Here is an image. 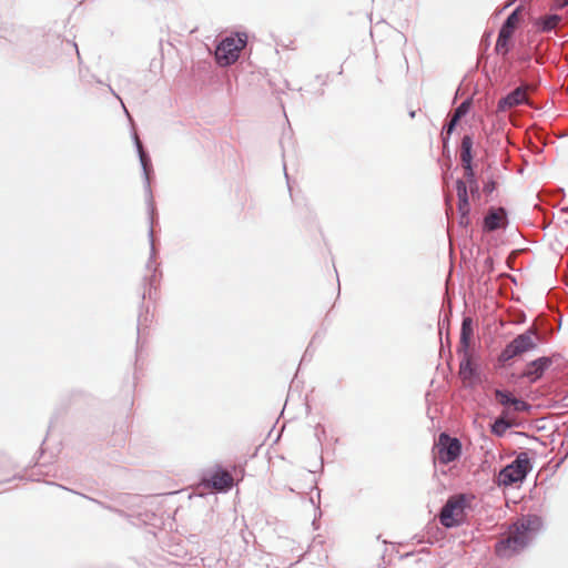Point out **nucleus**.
I'll use <instances>...</instances> for the list:
<instances>
[{
  "label": "nucleus",
  "mask_w": 568,
  "mask_h": 568,
  "mask_svg": "<svg viewBox=\"0 0 568 568\" xmlns=\"http://www.w3.org/2000/svg\"><path fill=\"white\" fill-rule=\"evenodd\" d=\"M540 519L537 516H526L509 526L507 536L495 546V552L499 557L508 558L523 550L540 528Z\"/></svg>",
  "instance_id": "f257e3e1"
},
{
  "label": "nucleus",
  "mask_w": 568,
  "mask_h": 568,
  "mask_svg": "<svg viewBox=\"0 0 568 568\" xmlns=\"http://www.w3.org/2000/svg\"><path fill=\"white\" fill-rule=\"evenodd\" d=\"M246 34H237L236 37H227L217 45L215 50V58L220 65L226 67L234 63L240 52L246 45Z\"/></svg>",
  "instance_id": "f03ea898"
},
{
  "label": "nucleus",
  "mask_w": 568,
  "mask_h": 568,
  "mask_svg": "<svg viewBox=\"0 0 568 568\" xmlns=\"http://www.w3.org/2000/svg\"><path fill=\"white\" fill-rule=\"evenodd\" d=\"M537 341L538 334L535 329L530 328L526 331L506 345L499 356V361L508 362L518 355L535 349L537 347Z\"/></svg>",
  "instance_id": "7ed1b4c3"
},
{
  "label": "nucleus",
  "mask_w": 568,
  "mask_h": 568,
  "mask_svg": "<svg viewBox=\"0 0 568 568\" xmlns=\"http://www.w3.org/2000/svg\"><path fill=\"white\" fill-rule=\"evenodd\" d=\"M529 469V458L526 453H521L510 465L499 471L497 483L499 486H510L518 481H523Z\"/></svg>",
  "instance_id": "20e7f679"
},
{
  "label": "nucleus",
  "mask_w": 568,
  "mask_h": 568,
  "mask_svg": "<svg viewBox=\"0 0 568 568\" xmlns=\"http://www.w3.org/2000/svg\"><path fill=\"white\" fill-rule=\"evenodd\" d=\"M465 507L466 499L463 495L449 498L439 515L442 525L450 528L462 524L465 517Z\"/></svg>",
  "instance_id": "39448f33"
},
{
  "label": "nucleus",
  "mask_w": 568,
  "mask_h": 568,
  "mask_svg": "<svg viewBox=\"0 0 568 568\" xmlns=\"http://www.w3.org/2000/svg\"><path fill=\"white\" fill-rule=\"evenodd\" d=\"M473 334V321L470 317H465L463 320L460 331V347L463 351V359L459 366V374L464 379L470 378L474 373L470 355L468 354V347L470 345Z\"/></svg>",
  "instance_id": "423d86ee"
},
{
  "label": "nucleus",
  "mask_w": 568,
  "mask_h": 568,
  "mask_svg": "<svg viewBox=\"0 0 568 568\" xmlns=\"http://www.w3.org/2000/svg\"><path fill=\"white\" fill-rule=\"evenodd\" d=\"M520 8L513 11L499 30L495 51L498 54L506 55L510 50V40L520 23Z\"/></svg>",
  "instance_id": "0eeeda50"
},
{
  "label": "nucleus",
  "mask_w": 568,
  "mask_h": 568,
  "mask_svg": "<svg viewBox=\"0 0 568 568\" xmlns=\"http://www.w3.org/2000/svg\"><path fill=\"white\" fill-rule=\"evenodd\" d=\"M436 449L439 463L449 464L459 457L462 445L457 438H452L447 434H440Z\"/></svg>",
  "instance_id": "6e6552de"
},
{
  "label": "nucleus",
  "mask_w": 568,
  "mask_h": 568,
  "mask_svg": "<svg viewBox=\"0 0 568 568\" xmlns=\"http://www.w3.org/2000/svg\"><path fill=\"white\" fill-rule=\"evenodd\" d=\"M473 139L469 135H465L460 144V161L464 169V180L469 186H475L478 190V184L475 179V173L471 166L473 155Z\"/></svg>",
  "instance_id": "1a4fd4ad"
},
{
  "label": "nucleus",
  "mask_w": 568,
  "mask_h": 568,
  "mask_svg": "<svg viewBox=\"0 0 568 568\" xmlns=\"http://www.w3.org/2000/svg\"><path fill=\"white\" fill-rule=\"evenodd\" d=\"M466 181L458 180L456 183L457 196H458V212L460 214V224L467 225L469 223L470 205L468 201V192Z\"/></svg>",
  "instance_id": "9d476101"
},
{
  "label": "nucleus",
  "mask_w": 568,
  "mask_h": 568,
  "mask_svg": "<svg viewBox=\"0 0 568 568\" xmlns=\"http://www.w3.org/2000/svg\"><path fill=\"white\" fill-rule=\"evenodd\" d=\"M552 359L550 357H539L529 364L523 373V377H527L530 382H536L541 378L546 369L550 367Z\"/></svg>",
  "instance_id": "9b49d317"
},
{
  "label": "nucleus",
  "mask_w": 568,
  "mask_h": 568,
  "mask_svg": "<svg viewBox=\"0 0 568 568\" xmlns=\"http://www.w3.org/2000/svg\"><path fill=\"white\" fill-rule=\"evenodd\" d=\"M527 101V88L519 87L498 102V111L504 112Z\"/></svg>",
  "instance_id": "f8f14e48"
},
{
  "label": "nucleus",
  "mask_w": 568,
  "mask_h": 568,
  "mask_svg": "<svg viewBox=\"0 0 568 568\" xmlns=\"http://www.w3.org/2000/svg\"><path fill=\"white\" fill-rule=\"evenodd\" d=\"M506 223V212L503 207L491 209L484 220V229L487 232L503 227Z\"/></svg>",
  "instance_id": "ddd939ff"
},
{
  "label": "nucleus",
  "mask_w": 568,
  "mask_h": 568,
  "mask_svg": "<svg viewBox=\"0 0 568 568\" xmlns=\"http://www.w3.org/2000/svg\"><path fill=\"white\" fill-rule=\"evenodd\" d=\"M211 484L216 490H227L233 484L234 479L227 470L219 469L211 477Z\"/></svg>",
  "instance_id": "4468645a"
},
{
  "label": "nucleus",
  "mask_w": 568,
  "mask_h": 568,
  "mask_svg": "<svg viewBox=\"0 0 568 568\" xmlns=\"http://www.w3.org/2000/svg\"><path fill=\"white\" fill-rule=\"evenodd\" d=\"M495 397L498 400L499 404L506 406V405H513L515 410L523 412L528 408L527 403L524 400H520L518 398L513 397L509 393L496 389L495 390Z\"/></svg>",
  "instance_id": "2eb2a0df"
},
{
  "label": "nucleus",
  "mask_w": 568,
  "mask_h": 568,
  "mask_svg": "<svg viewBox=\"0 0 568 568\" xmlns=\"http://www.w3.org/2000/svg\"><path fill=\"white\" fill-rule=\"evenodd\" d=\"M561 19L562 18L559 14H550V16H546L544 18H540L536 22V24L540 27L541 31L548 32V31L554 30L559 24Z\"/></svg>",
  "instance_id": "dca6fc26"
},
{
  "label": "nucleus",
  "mask_w": 568,
  "mask_h": 568,
  "mask_svg": "<svg viewBox=\"0 0 568 568\" xmlns=\"http://www.w3.org/2000/svg\"><path fill=\"white\" fill-rule=\"evenodd\" d=\"M468 109H469V103L468 102H463L454 112L453 116H455L456 119L460 120L467 112H468Z\"/></svg>",
  "instance_id": "f3484780"
},
{
  "label": "nucleus",
  "mask_w": 568,
  "mask_h": 568,
  "mask_svg": "<svg viewBox=\"0 0 568 568\" xmlns=\"http://www.w3.org/2000/svg\"><path fill=\"white\" fill-rule=\"evenodd\" d=\"M495 190H496V182H494V181H488L487 183H485V185H484V192H485L486 194H491Z\"/></svg>",
  "instance_id": "a211bd4d"
},
{
  "label": "nucleus",
  "mask_w": 568,
  "mask_h": 568,
  "mask_svg": "<svg viewBox=\"0 0 568 568\" xmlns=\"http://www.w3.org/2000/svg\"><path fill=\"white\" fill-rule=\"evenodd\" d=\"M507 426H508V425L504 422V419H503V418H499V419H497V420L495 422V424H494V426H493V430H494L495 433H499V429L505 428V427H507Z\"/></svg>",
  "instance_id": "6ab92c4d"
},
{
  "label": "nucleus",
  "mask_w": 568,
  "mask_h": 568,
  "mask_svg": "<svg viewBox=\"0 0 568 568\" xmlns=\"http://www.w3.org/2000/svg\"><path fill=\"white\" fill-rule=\"evenodd\" d=\"M458 119L455 116H452L449 123L447 124V133L450 134L453 130L455 129L456 124L458 123Z\"/></svg>",
  "instance_id": "aec40b11"
},
{
  "label": "nucleus",
  "mask_w": 568,
  "mask_h": 568,
  "mask_svg": "<svg viewBox=\"0 0 568 568\" xmlns=\"http://www.w3.org/2000/svg\"><path fill=\"white\" fill-rule=\"evenodd\" d=\"M470 189V193L473 196H475L476 194H478V190L476 191V187L475 186H469Z\"/></svg>",
  "instance_id": "412c9836"
},
{
  "label": "nucleus",
  "mask_w": 568,
  "mask_h": 568,
  "mask_svg": "<svg viewBox=\"0 0 568 568\" xmlns=\"http://www.w3.org/2000/svg\"><path fill=\"white\" fill-rule=\"evenodd\" d=\"M566 4H568V0L562 1V6H566Z\"/></svg>",
  "instance_id": "4be33fe9"
},
{
  "label": "nucleus",
  "mask_w": 568,
  "mask_h": 568,
  "mask_svg": "<svg viewBox=\"0 0 568 568\" xmlns=\"http://www.w3.org/2000/svg\"><path fill=\"white\" fill-rule=\"evenodd\" d=\"M141 160L143 161L144 160V154L143 152L141 151Z\"/></svg>",
  "instance_id": "5701e85b"
},
{
  "label": "nucleus",
  "mask_w": 568,
  "mask_h": 568,
  "mask_svg": "<svg viewBox=\"0 0 568 568\" xmlns=\"http://www.w3.org/2000/svg\"><path fill=\"white\" fill-rule=\"evenodd\" d=\"M410 116H412V118H414V116H415V112H414V111H412V112H410Z\"/></svg>",
  "instance_id": "b1692460"
}]
</instances>
